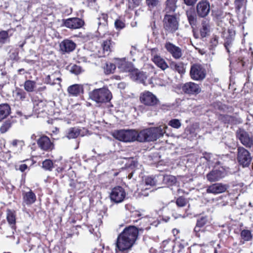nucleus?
<instances>
[{
	"label": "nucleus",
	"mask_w": 253,
	"mask_h": 253,
	"mask_svg": "<svg viewBox=\"0 0 253 253\" xmlns=\"http://www.w3.org/2000/svg\"><path fill=\"white\" fill-rule=\"evenodd\" d=\"M167 126L163 125L159 127H150L139 131H137L136 141L144 142L156 140L164 133H167Z\"/></svg>",
	"instance_id": "1"
},
{
	"label": "nucleus",
	"mask_w": 253,
	"mask_h": 253,
	"mask_svg": "<svg viewBox=\"0 0 253 253\" xmlns=\"http://www.w3.org/2000/svg\"><path fill=\"white\" fill-rule=\"evenodd\" d=\"M166 15L164 18L165 29L169 33L174 31V0H167L165 2Z\"/></svg>",
	"instance_id": "2"
},
{
	"label": "nucleus",
	"mask_w": 253,
	"mask_h": 253,
	"mask_svg": "<svg viewBox=\"0 0 253 253\" xmlns=\"http://www.w3.org/2000/svg\"><path fill=\"white\" fill-rule=\"evenodd\" d=\"M89 98L97 103H105L112 97L111 91L107 87L93 89L89 93Z\"/></svg>",
	"instance_id": "3"
},
{
	"label": "nucleus",
	"mask_w": 253,
	"mask_h": 253,
	"mask_svg": "<svg viewBox=\"0 0 253 253\" xmlns=\"http://www.w3.org/2000/svg\"><path fill=\"white\" fill-rule=\"evenodd\" d=\"M113 136L119 141L127 142L136 140L137 131L134 129H120L115 131Z\"/></svg>",
	"instance_id": "4"
},
{
	"label": "nucleus",
	"mask_w": 253,
	"mask_h": 253,
	"mask_svg": "<svg viewBox=\"0 0 253 253\" xmlns=\"http://www.w3.org/2000/svg\"><path fill=\"white\" fill-rule=\"evenodd\" d=\"M237 160L243 167H248L252 161L251 153L245 148L240 146L237 149Z\"/></svg>",
	"instance_id": "5"
},
{
	"label": "nucleus",
	"mask_w": 253,
	"mask_h": 253,
	"mask_svg": "<svg viewBox=\"0 0 253 253\" xmlns=\"http://www.w3.org/2000/svg\"><path fill=\"white\" fill-rule=\"evenodd\" d=\"M140 100L142 103L148 106H155L160 103L156 96L149 91H145L141 93Z\"/></svg>",
	"instance_id": "6"
},
{
	"label": "nucleus",
	"mask_w": 253,
	"mask_h": 253,
	"mask_svg": "<svg viewBox=\"0 0 253 253\" xmlns=\"http://www.w3.org/2000/svg\"><path fill=\"white\" fill-rule=\"evenodd\" d=\"M206 75L205 69L199 64L193 65L190 69V76L195 81L203 80Z\"/></svg>",
	"instance_id": "7"
},
{
	"label": "nucleus",
	"mask_w": 253,
	"mask_h": 253,
	"mask_svg": "<svg viewBox=\"0 0 253 253\" xmlns=\"http://www.w3.org/2000/svg\"><path fill=\"white\" fill-rule=\"evenodd\" d=\"M236 136L241 143L245 147L251 148L253 145V136L250 137L249 133L244 129H239L236 131Z\"/></svg>",
	"instance_id": "8"
},
{
	"label": "nucleus",
	"mask_w": 253,
	"mask_h": 253,
	"mask_svg": "<svg viewBox=\"0 0 253 253\" xmlns=\"http://www.w3.org/2000/svg\"><path fill=\"white\" fill-rule=\"evenodd\" d=\"M126 196V193L122 187L118 186L114 188L110 193V199L116 203L123 202Z\"/></svg>",
	"instance_id": "9"
},
{
	"label": "nucleus",
	"mask_w": 253,
	"mask_h": 253,
	"mask_svg": "<svg viewBox=\"0 0 253 253\" xmlns=\"http://www.w3.org/2000/svg\"><path fill=\"white\" fill-rule=\"evenodd\" d=\"M38 147L45 151H51L54 148V144L49 138L44 135L40 136L37 140Z\"/></svg>",
	"instance_id": "10"
},
{
	"label": "nucleus",
	"mask_w": 253,
	"mask_h": 253,
	"mask_svg": "<svg viewBox=\"0 0 253 253\" xmlns=\"http://www.w3.org/2000/svg\"><path fill=\"white\" fill-rule=\"evenodd\" d=\"M138 231L139 230L135 226H130L125 228L121 234L133 245L137 238Z\"/></svg>",
	"instance_id": "11"
},
{
	"label": "nucleus",
	"mask_w": 253,
	"mask_h": 253,
	"mask_svg": "<svg viewBox=\"0 0 253 253\" xmlns=\"http://www.w3.org/2000/svg\"><path fill=\"white\" fill-rule=\"evenodd\" d=\"M63 23L68 28L76 29L81 28L84 25V21L79 18L74 17L63 19Z\"/></svg>",
	"instance_id": "12"
},
{
	"label": "nucleus",
	"mask_w": 253,
	"mask_h": 253,
	"mask_svg": "<svg viewBox=\"0 0 253 253\" xmlns=\"http://www.w3.org/2000/svg\"><path fill=\"white\" fill-rule=\"evenodd\" d=\"M182 88V91L187 94H198L201 92V88L198 84L193 82H189L180 84L177 88Z\"/></svg>",
	"instance_id": "13"
},
{
	"label": "nucleus",
	"mask_w": 253,
	"mask_h": 253,
	"mask_svg": "<svg viewBox=\"0 0 253 253\" xmlns=\"http://www.w3.org/2000/svg\"><path fill=\"white\" fill-rule=\"evenodd\" d=\"M197 14L201 17H205L210 11V4L207 0L200 1L196 6Z\"/></svg>",
	"instance_id": "14"
},
{
	"label": "nucleus",
	"mask_w": 253,
	"mask_h": 253,
	"mask_svg": "<svg viewBox=\"0 0 253 253\" xmlns=\"http://www.w3.org/2000/svg\"><path fill=\"white\" fill-rule=\"evenodd\" d=\"M133 244L128 239L120 234L117 238L116 247L120 251H125L130 249Z\"/></svg>",
	"instance_id": "15"
},
{
	"label": "nucleus",
	"mask_w": 253,
	"mask_h": 253,
	"mask_svg": "<svg viewBox=\"0 0 253 253\" xmlns=\"http://www.w3.org/2000/svg\"><path fill=\"white\" fill-rule=\"evenodd\" d=\"M228 186L221 183L212 184L207 187L206 192L207 193L218 194L226 191Z\"/></svg>",
	"instance_id": "16"
},
{
	"label": "nucleus",
	"mask_w": 253,
	"mask_h": 253,
	"mask_svg": "<svg viewBox=\"0 0 253 253\" xmlns=\"http://www.w3.org/2000/svg\"><path fill=\"white\" fill-rule=\"evenodd\" d=\"M60 49L63 53H70L76 48V43L71 40H64L59 44Z\"/></svg>",
	"instance_id": "17"
},
{
	"label": "nucleus",
	"mask_w": 253,
	"mask_h": 253,
	"mask_svg": "<svg viewBox=\"0 0 253 253\" xmlns=\"http://www.w3.org/2000/svg\"><path fill=\"white\" fill-rule=\"evenodd\" d=\"M224 176V171L218 169H213L206 175V177L209 181L213 182L219 180Z\"/></svg>",
	"instance_id": "18"
},
{
	"label": "nucleus",
	"mask_w": 253,
	"mask_h": 253,
	"mask_svg": "<svg viewBox=\"0 0 253 253\" xmlns=\"http://www.w3.org/2000/svg\"><path fill=\"white\" fill-rule=\"evenodd\" d=\"M129 76L130 78L135 81L140 83H144L146 79V75L142 72L139 71L138 69H131Z\"/></svg>",
	"instance_id": "19"
},
{
	"label": "nucleus",
	"mask_w": 253,
	"mask_h": 253,
	"mask_svg": "<svg viewBox=\"0 0 253 253\" xmlns=\"http://www.w3.org/2000/svg\"><path fill=\"white\" fill-rule=\"evenodd\" d=\"M67 91L70 96H78L83 93V86L82 84H75L70 85L68 87Z\"/></svg>",
	"instance_id": "20"
},
{
	"label": "nucleus",
	"mask_w": 253,
	"mask_h": 253,
	"mask_svg": "<svg viewBox=\"0 0 253 253\" xmlns=\"http://www.w3.org/2000/svg\"><path fill=\"white\" fill-rule=\"evenodd\" d=\"M116 66L123 72H130L132 67L130 63L126 62L125 58L116 59Z\"/></svg>",
	"instance_id": "21"
},
{
	"label": "nucleus",
	"mask_w": 253,
	"mask_h": 253,
	"mask_svg": "<svg viewBox=\"0 0 253 253\" xmlns=\"http://www.w3.org/2000/svg\"><path fill=\"white\" fill-rule=\"evenodd\" d=\"M11 108L7 103L0 104V122L6 118L10 114Z\"/></svg>",
	"instance_id": "22"
},
{
	"label": "nucleus",
	"mask_w": 253,
	"mask_h": 253,
	"mask_svg": "<svg viewBox=\"0 0 253 253\" xmlns=\"http://www.w3.org/2000/svg\"><path fill=\"white\" fill-rule=\"evenodd\" d=\"M6 219L13 230L15 229L16 218L14 212L10 210H7ZM14 233V231H12Z\"/></svg>",
	"instance_id": "23"
},
{
	"label": "nucleus",
	"mask_w": 253,
	"mask_h": 253,
	"mask_svg": "<svg viewBox=\"0 0 253 253\" xmlns=\"http://www.w3.org/2000/svg\"><path fill=\"white\" fill-rule=\"evenodd\" d=\"M36 200V196L31 190L25 193L23 196L24 202L27 205L32 204L35 202Z\"/></svg>",
	"instance_id": "24"
},
{
	"label": "nucleus",
	"mask_w": 253,
	"mask_h": 253,
	"mask_svg": "<svg viewBox=\"0 0 253 253\" xmlns=\"http://www.w3.org/2000/svg\"><path fill=\"white\" fill-rule=\"evenodd\" d=\"M81 130L78 127H71L67 131L66 137L69 139L77 138L81 135Z\"/></svg>",
	"instance_id": "25"
},
{
	"label": "nucleus",
	"mask_w": 253,
	"mask_h": 253,
	"mask_svg": "<svg viewBox=\"0 0 253 253\" xmlns=\"http://www.w3.org/2000/svg\"><path fill=\"white\" fill-rule=\"evenodd\" d=\"M10 30L7 31L2 30L0 31V44H4L9 42L10 37L12 34L9 35Z\"/></svg>",
	"instance_id": "26"
},
{
	"label": "nucleus",
	"mask_w": 253,
	"mask_h": 253,
	"mask_svg": "<svg viewBox=\"0 0 253 253\" xmlns=\"http://www.w3.org/2000/svg\"><path fill=\"white\" fill-rule=\"evenodd\" d=\"M153 61L162 70H165L168 67V65L162 58L158 55H155L152 58Z\"/></svg>",
	"instance_id": "27"
},
{
	"label": "nucleus",
	"mask_w": 253,
	"mask_h": 253,
	"mask_svg": "<svg viewBox=\"0 0 253 253\" xmlns=\"http://www.w3.org/2000/svg\"><path fill=\"white\" fill-rule=\"evenodd\" d=\"M114 42L111 41L110 39H107L104 41L102 44V47L104 54L106 53L108 54L110 51H111Z\"/></svg>",
	"instance_id": "28"
},
{
	"label": "nucleus",
	"mask_w": 253,
	"mask_h": 253,
	"mask_svg": "<svg viewBox=\"0 0 253 253\" xmlns=\"http://www.w3.org/2000/svg\"><path fill=\"white\" fill-rule=\"evenodd\" d=\"M186 15L191 25H195L197 21V15L193 9H189L186 11Z\"/></svg>",
	"instance_id": "29"
},
{
	"label": "nucleus",
	"mask_w": 253,
	"mask_h": 253,
	"mask_svg": "<svg viewBox=\"0 0 253 253\" xmlns=\"http://www.w3.org/2000/svg\"><path fill=\"white\" fill-rule=\"evenodd\" d=\"M24 87L27 92H33L36 87V83L34 81L27 80L24 83Z\"/></svg>",
	"instance_id": "30"
},
{
	"label": "nucleus",
	"mask_w": 253,
	"mask_h": 253,
	"mask_svg": "<svg viewBox=\"0 0 253 253\" xmlns=\"http://www.w3.org/2000/svg\"><path fill=\"white\" fill-rule=\"evenodd\" d=\"M59 72H55L54 73L51 75H47L44 79V83L46 84H49L52 85H54L56 83L55 82V76L56 75H59Z\"/></svg>",
	"instance_id": "31"
},
{
	"label": "nucleus",
	"mask_w": 253,
	"mask_h": 253,
	"mask_svg": "<svg viewBox=\"0 0 253 253\" xmlns=\"http://www.w3.org/2000/svg\"><path fill=\"white\" fill-rule=\"evenodd\" d=\"M108 15L106 14L102 13L100 16L98 18V25L99 28L102 27L105 28L107 25Z\"/></svg>",
	"instance_id": "32"
},
{
	"label": "nucleus",
	"mask_w": 253,
	"mask_h": 253,
	"mask_svg": "<svg viewBox=\"0 0 253 253\" xmlns=\"http://www.w3.org/2000/svg\"><path fill=\"white\" fill-rule=\"evenodd\" d=\"M116 68L115 64L111 62H106L104 67V72L106 74L113 73Z\"/></svg>",
	"instance_id": "33"
},
{
	"label": "nucleus",
	"mask_w": 253,
	"mask_h": 253,
	"mask_svg": "<svg viewBox=\"0 0 253 253\" xmlns=\"http://www.w3.org/2000/svg\"><path fill=\"white\" fill-rule=\"evenodd\" d=\"M42 168L45 170L48 171H52V169L54 168V165L52 161L50 159H46L42 162Z\"/></svg>",
	"instance_id": "34"
},
{
	"label": "nucleus",
	"mask_w": 253,
	"mask_h": 253,
	"mask_svg": "<svg viewBox=\"0 0 253 253\" xmlns=\"http://www.w3.org/2000/svg\"><path fill=\"white\" fill-rule=\"evenodd\" d=\"M241 236L242 238L246 241H250L252 239L251 231L249 230H242L241 232Z\"/></svg>",
	"instance_id": "35"
},
{
	"label": "nucleus",
	"mask_w": 253,
	"mask_h": 253,
	"mask_svg": "<svg viewBox=\"0 0 253 253\" xmlns=\"http://www.w3.org/2000/svg\"><path fill=\"white\" fill-rule=\"evenodd\" d=\"M12 122L10 120L6 121L0 126V131L2 133L6 132L11 126Z\"/></svg>",
	"instance_id": "36"
},
{
	"label": "nucleus",
	"mask_w": 253,
	"mask_h": 253,
	"mask_svg": "<svg viewBox=\"0 0 253 253\" xmlns=\"http://www.w3.org/2000/svg\"><path fill=\"white\" fill-rule=\"evenodd\" d=\"M247 0H235L234 4L236 10L239 11L241 8L246 6Z\"/></svg>",
	"instance_id": "37"
},
{
	"label": "nucleus",
	"mask_w": 253,
	"mask_h": 253,
	"mask_svg": "<svg viewBox=\"0 0 253 253\" xmlns=\"http://www.w3.org/2000/svg\"><path fill=\"white\" fill-rule=\"evenodd\" d=\"M157 182L156 180L153 176H148L146 177L145 179V184L147 186H154L156 185Z\"/></svg>",
	"instance_id": "38"
},
{
	"label": "nucleus",
	"mask_w": 253,
	"mask_h": 253,
	"mask_svg": "<svg viewBox=\"0 0 253 253\" xmlns=\"http://www.w3.org/2000/svg\"><path fill=\"white\" fill-rule=\"evenodd\" d=\"M70 71L75 75H79L83 72V70L80 66L74 65L71 67Z\"/></svg>",
	"instance_id": "39"
},
{
	"label": "nucleus",
	"mask_w": 253,
	"mask_h": 253,
	"mask_svg": "<svg viewBox=\"0 0 253 253\" xmlns=\"http://www.w3.org/2000/svg\"><path fill=\"white\" fill-rule=\"evenodd\" d=\"M115 26L117 29H122L125 27V23L120 19H117L115 21Z\"/></svg>",
	"instance_id": "40"
},
{
	"label": "nucleus",
	"mask_w": 253,
	"mask_h": 253,
	"mask_svg": "<svg viewBox=\"0 0 253 253\" xmlns=\"http://www.w3.org/2000/svg\"><path fill=\"white\" fill-rule=\"evenodd\" d=\"M175 69L180 74H184L185 72V67L184 65L181 63L179 65H175Z\"/></svg>",
	"instance_id": "41"
},
{
	"label": "nucleus",
	"mask_w": 253,
	"mask_h": 253,
	"mask_svg": "<svg viewBox=\"0 0 253 253\" xmlns=\"http://www.w3.org/2000/svg\"><path fill=\"white\" fill-rule=\"evenodd\" d=\"M146 2L149 7L154 8L158 5L159 0H146Z\"/></svg>",
	"instance_id": "42"
},
{
	"label": "nucleus",
	"mask_w": 253,
	"mask_h": 253,
	"mask_svg": "<svg viewBox=\"0 0 253 253\" xmlns=\"http://www.w3.org/2000/svg\"><path fill=\"white\" fill-rule=\"evenodd\" d=\"M165 47L167 50L171 54L173 57H174V45L169 42H168L166 43Z\"/></svg>",
	"instance_id": "43"
},
{
	"label": "nucleus",
	"mask_w": 253,
	"mask_h": 253,
	"mask_svg": "<svg viewBox=\"0 0 253 253\" xmlns=\"http://www.w3.org/2000/svg\"><path fill=\"white\" fill-rule=\"evenodd\" d=\"M186 204V201L183 197H180L176 200V205L178 207H184Z\"/></svg>",
	"instance_id": "44"
},
{
	"label": "nucleus",
	"mask_w": 253,
	"mask_h": 253,
	"mask_svg": "<svg viewBox=\"0 0 253 253\" xmlns=\"http://www.w3.org/2000/svg\"><path fill=\"white\" fill-rule=\"evenodd\" d=\"M207 222V219L206 217H202L198 220L197 222V225L199 227L203 226Z\"/></svg>",
	"instance_id": "45"
},
{
	"label": "nucleus",
	"mask_w": 253,
	"mask_h": 253,
	"mask_svg": "<svg viewBox=\"0 0 253 253\" xmlns=\"http://www.w3.org/2000/svg\"><path fill=\"white\" fill-rule=\"evenodd\" d=\"M182 55V50L179 47L175 46V59L179 58Z\"/></svg>",
	"instance_id": "46"
},
{
	"label": "nucleus",
	"mask_w": 253,
	"mask_h": 253,
	"mask_svg": "<svg viewBox=\"0 0 253 253\" xmlns=\"http://www.w3.org/2000/svg\"><path fill=\"white\" fill-rule=\"evenodd\" d=\"M18 53L17 52H10L9 53V58L10 59L13 60H16L17 59Z\"/></svg>",
	"instance_id": "47"
},
{
	"label": "nucleus",
	"mask_w": 253,
	"mask_h": 253,
	"mask_svg": "<svg viewBox=\"0 0 253 253\" xmlns=\"http://www.w3.org/2000/svg\"><path fill=\"white\" fill-rule=\"evenodd\" d=\"M198 0H184V3L188 6L194 5Z\"/></svg>",
	"instance_id": "48"
},
{
	"label": "nucleus",
	"mask_w": 253,
	"mask_h": 253,
	"mask_svg": "<svg viewBox=\"0 0 253 253\" xmlns=\"http://www.w3.org/2000/svg\"><path fill=\"white\" fill-rule=\"evenodd\" d=\"M142 1V0H129V2H132L134 5V7L138 6L139 5Z\"/></svg>",
	"instance_id": "49"
},
{
	"label": "nucleus",
	"mask_w": 253,
	"mask_h": 253,
	"mask_svg": "<svg viewBox=\"0 0 253 253\" xmlns=\"http://www.w3.org/2000/svg\"><path fill=\"white\" fill-rule=\"evenodd\" d=\"M28 168V167L27 165L26 164H22L20 166L19 169L22 172L24 171L27 169Z\"/></svg>",
	"instance_id": "50"
},
{
	"label": "nucleus",
	"mask_w": 253,
	"mask_h": 253,
	"mask_svg": "<svg viewBox=\"0 0 253 253\" xmlns=\"http://www.w3.org/2000/svg\"><path fill=\"white\" fill-rule=\"evenodd\" d=\"M181 126V123L178 120L175 119V128H178Z\"/></svg>",
	"instance_id": "51"
},
{
	"label": "nucleus",
	"mask_w": 253,
	"mask_h": 253,
	"mask_svg": "<svg viewBox=\"0 0 253 253\" xmlns=\"http://www.w3.org/2000/svg\"><path fill=\"white\" fill-rule=\"evenodd\" d=\"M174 179V177H173L172 176H166L164 177V180L165 181H169V180H170L171 182H173V180Z\"/></svg>",
	"instance_id": "52"
},
{
	"label": "nucleus",
	"mask_w": 253,
	"mask_h": 253,
	"mask_svg": "<svg viewBox=\"0 0 253 253\" xmlns=\"http://www.w3.org/2000/svg\"><path fill=\"white\" fill-rule=\"evenodd\" d=\"M17 95L18 96H20L21 98H25V93L23 91L18 92Z\"/></svg>",
	"instance_id": "53"
},
{
	"label": "nucleus",
	"mask_w": 253,
	"mask_h": 253,
	"mask_svg": "<svg viewBox=\"0 0 253 253\" xmlns=\"http://www.w3.org/2000/svg\"><path fill=\"white\" fill-rule=\"evenodd\" d=\"M69 185L70 187H71L72 188H75L76 186V183L73 180H71Z\"/></svg>",
	"instance_id": "54"
},
{
	"label": "nucleus",
	"mask_w": 253,
	"mask_h": 253,
	"mask_svg": "<svg viewBox=\"0 0 253 253\" xmlns=\"http://www.w3.org/2000/svg\"><path fill=\"white\" fill-rule=\"evenodd\" d=\"M20 141L17 139L13 140L11 143L12 145L13 146H16L17 145V143L19 142Z\"/></svg>",
	"instance_id": "55"
},
{
	"label": "nucleus",
	"mask_w": 253,
	"mask_h": 253,
	"mask_svg": "<svg viewBox=\"0 0 253 253\" xmlns=\"http://www.w3.org/2000/svg\"><path fill=\"white\" fill-rule=\"evenodd\" d=\"M207 33V32L205 31H204L203 29H201V34L202 37H206Z\"/></svg>",
	"instance_id": "56"
},
{
	"label": "nucleus",
	"mask_w": 253,
	"mask_h": 253,
	"mask_svg": "<svg viewBox=\"0 0 253 253\" xmlns=\"http://www.w3.org/2000/svg\"><path fill=\"white\" fill-rule=\"evenodd\" d=\"M224 45L228 52H229L228 46L230 45V43L226 42L224 44Z\"/></svg>",
	"instance_id": "57"
},
{
	"label": "nucleus",
	"mask_w": 253,
	"mask_h": 253,
	"mask_svg": "<svg viewBox=\"0 0 253 253\" xmlns=\"http://www.w3.org/2000/svg\"><path fill=\"white\" fill-rule=\"evenodd\" d=\"M169 125L172 127H174V119L170 121V122H169Z\"/></svg>",
	"instance_id": "58"
},
{
	"label": "nucleus",
	"mask_w": 253,
	"mask_h": 253,
	"mask_svg": "<svg viewBox=\"0 0 253 253\" xmlns=\"http://www.w3.org/2000/svg\"><path fill=\"white\" fill-rule=\"evenodd\" d=\"M55 81H58L59 82L61 81V79L59 75H56Z\"/></svg>",
	"instance_id": "59"
},
{
	"label": "nucleus",
	"mask_w": 253,
	"mask_h": 253,
	"mask_svg": "<svg viewBox=\"0 0 253 253\" xmlns=\"http://www.w3.org/2000/svg\"><path fill=\"white\" fill-rule=\"evenodd\" d=\"M204 31H206L207 32L208 31V27L206 25H203V28Z\"/></svg>",
	"instance_id": "60"
},
{
	"label": "nucleus",
	"mask_w": 253,
	"mask_h": 253,
	"mask_svg": "<svg viewBox=\"0 0 253 253\" xmlns=\"http://www.w3.org/2000/svg\"><path fill=\"white\" fill-rule=\"evenodd\" d=\"M37 136L35 134H33L31 136V139L33 140H35Z\"/></svg>",
	"instance_id": "61"
},
{
	"label": "nucleus",
	"mask_w": 253,
	"mask_h": 253,
	"mask_svg": "<svg viewBox=\"0 0 253 253\" xmlns=\"http://www.w3.org/2000/svg\"><path fill=\"white\" fill-rule=\"evenodd\" d=\"M24 69L22 68V69H20L18 70V72L20 73V74H22V72H24Z\"/></svg>",
	"instance_id": "62"
},
{
	"label": "nucleus",
	"mask_w": 253,
	"mask_h": 253,
	"mask_svg": "<svg viewBox=\"0 0 253 253\" xmlns=\"http://www.w3.org/2000/svg\"><path fill=\"white\" fill-rule=\"evenodd\" d=\"M25 42H22V43H21L20 44H19V46H20V47H22L24 46V44H25Z\"/></svg>",
	"instance_id": "63"
},
{
	"label": "nucleus",
	"mask_w": 253,
	"mask_h": 253,
	"mask_svg": "<svg viewBox=\"0 0 253 253\" xmlns=\"http://www.w3.org/2000/svg\"><path fill=\"white\" fill-rule=\"evenodd\" d=\"M5 84H0V90L2 88Z\"/></svg>",
	"instance_id": "64"
}]
</instances>
